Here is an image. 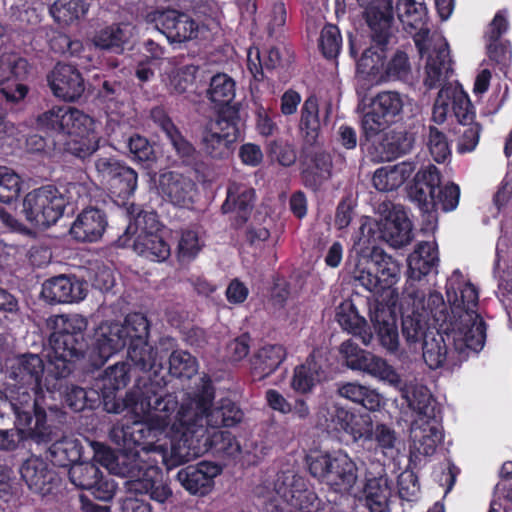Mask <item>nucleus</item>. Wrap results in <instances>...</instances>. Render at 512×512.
Returning <instances> with one entry per match:
<instances>
[{
  "mask_svg": "<svg viewBox=\"0 0 512 512\" xmlns=\"http://www.w3.org/2000/svg\"><path fill=\"white\" fill-rule=\"evenodd\" d=\"M47 325L51 334L46 354L45 385L48 392H55L61 389L62 380L73 372L76 361L84 357L87 320L80 315H55L48 319Z\"/></svg>",
  "mask_w": 512,
  "mask_h": 512,
  "instance_id": "f257e3e1",
  "label": "nucleus"
},
{
  "mask_svg": "<svg viewBox=\"0 0 512 512\" xmlns=\"http://www.w3.org/2000/svg\"><path fill=\"white\" fill-rule=\"evenodd\" d=\"M215 388L210 378H202V385L194 398L182 404L175 416L173 427L178 433L202 437L207 428L234 427L244 413L231 399L222 398L213 404Z\"/></svg>",
  "mask_w": 512,
  "mask_h": 512,
  "instance_id": "f03ea898",
  "label": "nucleus"
},
{
  "mask_svg": "<svg viewBox=\"0 0 512 512\" xmlns=\"http://www.w3.org/2000/svg\"><path fill=\"white\" fill-rule=\"evenodd\" d=\"M167 382L164 380L159 385L157 395L151 399L149 411H132L142 416V421H135L122 427H113L111 431L112 440L131 450L134 447H142L154 443L158 434L165 431L169 426L179 439V433L173 427L175 416L178 411V399L173 393L167 392Z\"/></svg>",
  "mask_w": 512,
  "mask_h": 512,
  "instance_id": "7ed1b4c3",
  "label": "nucleus"
},
{
  "mask_svg": "<svg viewBox=\"0 0 512 512\" xmlns=\"http://www.w3.org/2000/svg\"><path fill=\"white\" fill-rule=\"evenodd\" d=\"M28 400L13 402L16 429L0 430V450L14 451L21 442L33 440L34 442L50 443L54 441L53 428L47 424V414L37 399L29 395Z\"/></svg>",
  "mask_w": 512,
  "mask_h": 512,
  "instance_id": "20e7f679",
  "label": "nucleus"
},
{
  "mask_svg": "<svg viewBox=\"0 0 512 512\" xmlns=\"http://www.w3.org/2000/svg\"><path fill=\"white\" fill-rule=\"evenodd\" d=\"M421 344L423 359L430 369H438L444 365L450 354L461 353L466 348L475 352L484 347L483 333L477 336L468 333L451 321L444 319L439 329L426 336Z\"/></svg>",
  "mask_w": 512,
  "mask_h": 512,
  "instance_id": "39448f33",
  "label": "nucleus"
},
{
  "mask_svg": "<svg viewBox=\"0 0 512 512\" xmlns=\"http://www.w3.org/2000/svg\"><path fill=\"white\" fill-rule=\"evenodd\" d=\"M243 123L238 107L216 109L200 130V146L203 153L217 160L228 158L241 137Z\"/></svg>",
  "mask_w": 512,
  "mask_h": 512,
  "instance_id": "423d86ee",
  "label": "nucleus"
},
{
  "mask_svg": "<svg viewBox=\"0 0 512 512\" xmlns=\"http://www.w3.org/2000/svg\"><path fill=\"white\" fill-rule=\"evenodd\" d=\"M240 444L229 431L214 430L204 433L202 437H192L179 433V440L172 442L169 455H163L162 460L168 471L188 462L190 457L204 452H211L222 457H233L240 452Z\"/></svg>",
  "mask_w": 512,
  "mask_h": 512,
  "instance_id": "0eeeda50",
  "label": "nucleus"
},
{
  "mask_svg": "<svg viewBox=\"0 0 512 512\" xmlns=\"http://www.w3.org/2000/svg\"><path fill=\"white\" fill-rule=\"evenodd\" d=\"M355 282L375 295H397L393 286L400 278V266L379 247H373L368 256H361L353 271Z\"/></svg>",
  "mask_w": 512,
  "mask_h": 512,
  "instance_id": "6e6552de",
  "label": "nucleus"
},
{
  "mask_svg": "<svg viewBox=\"0 0 512 512\" xmlns=\"http://www.w3.org/2000/svg\"><path fill=\"white\" fill-rule=\"evenodd\" d=\"M446 295L452 305L453 317L449 321L459 326L474 336L478 332L483 333L486 340V323L476 308L479 302L478 289L470 282H464L459 270L453 272V276L447 280Z\"/></svg>",
  "mask_w": 512,
  "mask_h": 512,
  "instance_id": "1a4fd4ad",
  "label": "nucleus"
},
{
  "mask_svg": "<svg viewBox=\"0 0 512 512\" xmlns=\"http://www.w3.org/2000/svg\"><path fill=\"white\" fill-rule=\"evenodd\" d=\"M122 337L126 342L127 355L135 368L143 372L154 371L157 375V368H162L158 363L157 348L149 343L150 321L140 313H129L124 321L120 322Z\"/></svg>",
  "mask_w": 512,
  "mask_h": 512,
  "instance_id": "9d476101",
  "label": "nucleus"
},
{
  "mask_svg": "<svg viewBox=\"0 0 512 512\" xmlns=\"http://www.w3.org/2000/svg\"><path fill=\"white\" fill-rule=\"evenodd\" d=\"M403 110L399 93L385 91L377 94L361 118L360 146H364L396 123Z\"/></svg>",
  "mask_w": 512,
  "mask_h": 512,
  "instance_id": "9b49d317",
  "label": "nucleus"
},
{
  "mask_svg": "<svg viewBox=\"0 0 512 512\" xmlns=\"http://www.w3.org/2000/svg\"><path fill=\"white\" fill-rule=\"evenodd\" d=\"M165 380L164 377H149L142 385L138 383L132 390L126 392L124 398L118 396L119 389L100 382L98 388L99 406L108 413H121L124 409L131 411H149L151 399L157 395L159 385Z\"/></svg>",
  "mask_w": 512,
  "mask_h": 512,
  "instance_id": "f8f14e48",
  "label": "nucleus"
},
{
  "mask_svg": "<svg viewBox=\"0 0 512 512\" xmlns=\"http://www.w3.org/2000/svg\"><path fill=\"white\" fill-rule=\"evenodd\" d=\"M66 200L54 185H44L28 192L23 200V213L31 224L48 228L62 217Z\"/></svg>",
  "mask_w": 512,
  "mask_h": 512,
  "instance_id": "ddd939ff",
  "label": "nucleus"
},
{
  "mask_svg": "<svg viewBox=\"0 0 512 512\" xmlns=\"http://www.w3.org/2000/svg\"><path fill=\"white\" fill-rule=\"evenodd\" d=\"M46 376L47 364H44L39 355L25 353L16 356L10 366L9 378L20 386L19 389L24 390L19 393L14 402L28 400V397H24L27 394L31 399H37V402L42 406L44 401L43 390L46 389Z\"/></svg>",
  "mask_w": 512,
  "mask_h": 512,
  "instance_id": "4468645a",
  "label": "nucleus"
},
{
  "mask_svg": "<svg viewBox=\"0 0 512 512\" xmlns=\"http://www.w3.org/2000/svg\"><path fill=\"white\" fill-rule=\"evenodd\" d=\"M28 60L17 53L0 56V105L13 106L24 100L29 88L22 83L30 74Z\"/></svg>",
  "mask_w": 512,
  "mask_h": 512,
  "instance_id": "2eb2a0df",
  "label": "nucleus"
},
{
  "mask_svg": "<svg viewBox=\"0 0 512 512\" xmlns=\"http://www.w3.org/2000/svg\"><path fill=\"white\" fill-rule=\"evenodd\" d=\"M40 128L62 137L92 136L94 120L76 108L53 107L38 117Z\"/></svg>",
  "mask_w": 512,
  "mask_h": 512,
  "instance_id": "dca6fc26",
  "label": "nucleus"
},
{
  "mask_svg": "<svg viewBox=\"0 0 512 512\" xmlns=\"http://www.w3.org/2000/svg\"><path fill=\"white\" fill-rule=\"evenodd\" d=\"M339 351L349 369L367 373L395 386L401 382L399 374L386 360L360 348L353 340L344 341Z\"/></svg>",
  "mask_w": 512,
  "mask_h": 512,
  "instance_id": "f3484780",
  "label": "nucleus"
},
{
  "mask_svg": "<svg viewBox=\"0 0 512 512\" xmlns=\"http://www.w3.org/2000/svg\"><path fill=\"white\" fill-rule=\"evenodd\" d=\"M95 169L112 196L124 201L134 194L138 174L125 162L114 157H100L95 161Z\"/></svg>",
  "mask_w": 512,
  "mask_h": 512,
  "instance_id": "a211bd4d",
  "label": "nucleus"
},
{
  "mask_svg": "<svg viewBox=\"0 0 512 512\" xmlns=\"http://www.w3.org/2000/svg\"><path fill=\"white\" fill-rule=\"evenodd\" d=\"M138 468L137 475L126 481L128 490L136 494H149L152 500L164 503L172 495V491L167 484L163 483V474L158 461L145 452Z\"/></svg>",
  "mask_w": 512,
  "mask_h": 512,
  "instance_id": "6ab92c4d",
  "label": "nucleus"
},
{
  "mask_svg": "<svg viewBox=\"0 0 512 512\" xmlns=\"http://www.w3.org/2000/svg\"><path fill=\"white\" fill-rule=\"evenodd\" d=\"M122 327L119 321H102L92 336L90 361L92 366L99 369L115 354L126 347L122 337Z\"/></svg>",
  "mask_w": 512,
  "mask_h": 512,
  "instance_id": "aec40b11",
  "label": "nucleus"
},
{
  "mask_svg": "<svg viewBox=\"0 0 512 512\" xmlns=\"http://www.w3.org/2000/svg\"><path fill=\"white\" fill-rule=\"evenodd\" d=\"M70 481L80 489L89 490L97 500L113 498L116 485L94 462H78L69 469Z\"/></svg>",
  "mask_w": 512,
  "mask_h": 512,
  "instance_id": "412c9836",
  "label": "nucleus"
},
{
  "mask_svg": "<svg viewBox=\"0 0 512 512\" xmlns=\"http://www.w3.org/2000/svg\"><path fill=\"white\" fill-rule=\"evenodd\" d=\"M442 182L439 169L430 164L420 169L407 187L410 200L418 206L423 215H432L435 212L434 197L436 190Z\"/></svg>",
  "mask_w": 512,
  "mask_h": 512,
  "instance_id": "4be33fe9",
  "label": "nucleus"
},
{
  "mask_svg": "<svg viewBox=\"0 0 512 512\" xmlns=\"http://www.w3.org/2000/svg\"><path fill=\"white\" fill-rule=\"evenodd\" d=\"M370 29L371 38L380 45L389 43L393 22L392 0H357Z\"/></svg>",
  "mask_w": 512,
  "mask_h": 512,
  "instance_id": "5701e85b",
  "label": "nucleus"
},
{
  "mask_svg": "<svg viewBox=\"0 0 512 512\" xmlns=\"http://www.w3.org/2000/svg\"><path fill=\"white\" fill-rule=\"evenodd\" d=\"M396 11L403 28L408 33L417 31L414 42L421 57L428 52L429 28L427 27V8L425 4L415 0H399Z\"/></svg>",
  "mask_w": 512,
  "mask_h": 512,
  "instance_id": "b1692460",
  "label": "nucleus"
},
{
  "mask_svg": "<svg viewBox=\"0 0 512 512\" xmlns=\"http://www.w3.org/2000/svg\"><path fill=\"white\" fill-rule=\"evenodd\" d=\"M53 94L64 101L78 100L85 91L84 78L73 65L58 62L47 76Z\"/></svg>",
  "mask_w": 512,
  "mask_h": 512,
  "instance_id": "393cba45",
  "label": "nucleus"
},
{
  "mask_svg": "<svg viewBox=\"0 0 512 512\" xmlns=\"http://www.w3.org/2000/svg\"><path fill=\"white\" fill-rule=\"evenodd\" d=\"M222 466L210 461H201L195 465L181 468L176 479L192 495H207L214 486V478L220 475Z\"/></svg>",
  "mask_w": 512,
  "mask_h": 512,
  "instance_id": "a878e982",
  "label": "nucleus"
},
{
  "mask_svg": "<svg viewBox=\"0 0 512 512\" xmlns=\"http://www.w3.org/2000/svg\"><path fill=\"white\" fill-rule=\"evenodd\" d=\"M157 26L171 43H182L197 38L204 27L187 13L174 9L162 11L157 18Z\"/></svg>",
  "mask_w": 512,
  "mask_h": 512,
  "instance_id": "bb28decb",
  "label": "nucleus"
},
{
  "mask_svg": "<svg viewBox=\"0 0 512 512\" xmlns=\"http://www.w3.org/2000/svg\"><path fill=\"white\" fill-rule=\"evenodd\" d=\"M144 455L136 452L134 454L116 455L114 451L102 444L96 442L94 444V455L91 462L101 465L109 471V473L118 475L122 478L130 480L132 476L139 472L138 466L141 465Z\"/></svg>",
  "mask_w": 512,
  "mask_h": 512,
  "instance_id": "cd10ccee",
  "label": "nucleus"
},
{
  "mask_svg": "<svg viewBox=\"0 0 512 512\" xmlns=\"http://www.w3.org/2000/svg\"><path fill=\"white\" fill-rule=\"evenodd\" d=\"M256 199L255 190L237 182L229 183L226 199L221 205L223 214L235 213L232 225L241 228L250 219L254 202Z\"/></svg>",
  "mask_w": 512,
  "mask_h": 512,
  "instance_id": "c85d7f7f",
  "label": "nucleus"
},
{
  "mask_svg": "<svg viewBox=\"0 0 512 512\" xmlns=\"http://www.w3.org/2000/svg\"><path fill=\"white\" fill-rule=\"evenodd\" d=\"M107 226L108 219L104 210L87 207L77 215L69 232L78 242L94 243L102 238Z\"/></svg>",
  "mask_w": 512,
  "mask_h": 512,
  "instance_id": "c756f323",
  "label": "nucleus"
},
{
  "mask_svg": "<svg viewBox=\"0 0 512 512\" xmlns=\"http://www.w3.org/2000/svg\"><path fill=\"white\" fill-rule=\"evenodd\" d=\"M22 480L28 488L42 496L52 493L58 475L41 457L31 456L20 467Z\"/></svg>",
  "mask_w": 512,
  "mask_h": 512,
  "instance_id": "7c9ffc66",
  "label": "nucleus"
},
{
  "mask_svg": "<svg viewBox=\"0 0 512 512\" xmlns=\"http://www.w3.org/2000/svg\"><path fill=\"white\" fill-rule=\"evenodd\" d=\"M158 190L163 198L172 204L186 207L193 204V194L196 184L189 177L175 171L161 173L158 180Z\"/></svg>",
  "mask_w": 512,
  "mask_h": 512,
  "instance_id": "2f4dec72",
  "label": "nucleus"
},
{
  "mask_svg": "<svg viewBox=\"0 0 512 512\" xmlns=\"http://www.w3.org/2000/svg\"><path fill=\"white\" fill-rule=\"evenodd\" d=\"M41 296L50 304L72 303L83 300L86 293L83 283L75 277L59 275L43 283Z\"/></svg>",
  "mask_w": 512,
  "mask_h": 512,
  "instance_id": "473e14b6",
  "label": "nucleus"
},
{
  "mask_svg": "<svg viewBox=\"0 0 512 512\" xmlns=\"http://www.w3.org/2000/svg\"><path fill=\"white\" fill-rule=\"evenodd\" d=\"M453 61L447 42L442 43L428 55L425 66L424 85L428 90L449 87L448 80L453 74Z\"/></svg>",
  "mask_w": 512,
  "mask_h": 512,
  "instance_id": "72a5a7b5",
  "label": "nucleus"
},
{
  "mask_svg": "<svg viewBox=\"0 0 512 512\" xmlns=\"http://www.w3.org/2000/svg\"><path fill=\"white\" fill-rule=\"evenodd\" d=\"M408 406L416 413L414 425H427L429 422L442 421L441 407L424 385H414L406 391Z\"/></svg>",
  "mask_w": 512,
  "mask_h": 512,
  "instance_id": "f704fd0d",
  "label": "nucleus"
},
{
  "mask_svg": "<svg viewBox=\"0 0 512 512\" xmlns=\"http://www.w3.org/2000/svg\"><path fill=\"white\" fill-rule=\"evenodd\" d=\"M408 406L416 413L414 425H427L429 422L442 421L441 407L424 385H414L406 391Z\"/></svg>",
  "mask_w": 512,
  "mask_h": 512,
  "instance_id": "c9c22d12",
  "label": "nucleus"
},
{
  "mask_svg": "<svg viewBox=\"0 0 512 512\" xmlns=\"http://www.w3.org/2000/svg\"><path fill=\"white\" fill-rule=\"evenodd\" d=\"M408 406L416 413L414 425H427L429 422L442 421L441 407L424 385H414L406 391Z\"/></svg>",
  "mask_w": 512,
  "mask_h": 512,
  "instance_id": "e433bc0d",
  "label": "nucleus"
},
{
  "mask_svg": "<svg viewBox=\"0 0 512 512\" xmlns=\"http://www.w3.org/2000/svg\"><path fill=\"white\" fill-rule=\"evenodd\" d=\"M370 319L380 345L389 352H396L399 348V332L395 312L378 302Z\"/></svg>",
  "mask_w": 512,
  "mask_h": 512,
  "instance_id": "4c0bfd02",
  "label": "nucleus"
},
{
  "mask_svg": "<svg viewBox=\"0 0 512 512\" xmlns=\"http://www.w3.org/2000/svg\"><path fill=\"white\" fill-rule=\"evenodd\" d=\"M287 348L282 344H266L250 358V373L254 381H263L274 374L286 360Z\"/></svg>",
  "mask_w": 512,
  "mask_h": 512,
  "instance_id": "58836bf2",
  "label": "nucleus"
},
{
  "mask_svg": "<svg viewBox=\"0 0 512 512\" xmlns=\"http://www.w3.org/2000/svg\"><path fill=\"white\" fill-rule=\"evenodd\" d=\"M150 118L166 135L183 162H190L195 159V147L182 135L163 106L153 107L150 111Z\"/></svg>",
  "mask_w": 512,
  "mask_h": 512,
  "instance_id": "ea45409f",
  "label": "nucleus"
},
{
  "mask_svg": "<svg viewBox=\"0 0 512 512\" xmlns=\"http://www.w3.org/2000/svg\"><path fill=\"white\" fill-rule=\"evenodd\" d=\"M383 237L394 247H403L412 240V223L402 206H393L382 222Z\"/></svg>",
  "mask_w": 512,
  "mask_h": 512,
  "instance_id": "a19ab883",
  "label": "nucleus"
},
{
  "mask_svg": "<svg viewBox=\"0 0 512 512\" xmlns=\"http://www.w3.org/2000/svg\"><path fill=\"white\" fill-rule=\"evenodd\" d=\"M439 263L437 245L432 242H421L408 256V282L419 281L436 270Z\"/></svg>",
  "mask_w": 512,
  "mask_h": 512,
  "instance_id": "79ce46f5",
  "label": "nucleus"
},
{
  "mask_svg": "<svg viewBox=\"0 0 512 512\" xmlns=\"http://www.w3.org/2000/svg\"><path fill=\"white\" fill-rule=\"evenodd\" d=\"M283 496L298 512H318V496L308 487L304 477L292 474V479L283 491Z\"/></svg>",
  "mask_w": 512,
  "mask_h": 512,
  "instance_id": "37998d69",
  "label": "nucleus"
},
{
  "mask_svg": "<svg viewBox=\"0 0 512 512\" xmlns=\"http://www.w3.org/2000/svg\"><path fill=\"white\" fill-rule=\"evenodd\" d=\"M323 378H325V371L315 352H312L304 363L294 368L291 387L295 392L307 394Z\"/></svg>",
  "mask_w": 512,
  "mask_h": 512,
  "instance_id": "c03bdc74",
  "label": "nucleus"
},
{
  "mask_svg": "<svg viewBox=\"0 0 512 512\" xmlns=\"http://www.w3.org/2000/svg\"><path fill=\"white\" fill-rule=\"evenodd\" d=\"M336 319L343 330L369 345L373 334L366 319L361 316L352 302L342 303L336 313Z\"/></svg>",
  "mask_w": 512,
  "mask_h": 512,
  "instance_id": "a18cd8bd",
  "label": "nucleus"
},
{
  "mask_svg": "<svg viewBox=\"0 0 512 512\" xmlns=\"http://www.w3.org/2000/svg\"><path fill=\"white\" fill-rule=\"evenodd\" d=\"M371 40H373L371 38ZM373 45L366 48L356 62L357 74L363 79L374 82L383 78L385 51L388 45H380L372 41Z\"/></svg>",
  "mask_w": 512,
  "mask_h": 512,
  "instance_id": "49530a36",
  "label": "nucleus"
},
{
  "mask_svg": "<svg viewBox=\"0 0 512 512\" xmlns=\"http://www.w3.org/2000/svg\"><path fill=\"white\" fill-rule=\"evenodd\" d=\"M442 421L429 422L425 425L411 426L413 448L421 455L431 456L443 440Z\"/></svg>",
  "mask_w": 512,
  "mask_h": 512,
  "instance_id": "de8ad7c7",
  "label": "nucleus"
},
{
  "mask_svg": "<svg viewBox=\"0 0 512 512\" xmlns=\"http://www.w3.org/2000/svg\"><path fill=\"white\" fill-rule=\"evenodd\" d=\"M299 130L304 142L310 146L317 143L321 131L319 101L316 95L308 96L300 110Z\"/></svg>",
  "mask_w": 512,
  "mask_h": 512,
  "instance_id": "09e8293b",
  "label": "nucleus"
},
{
  "mask_svg": "<svg viewBox=\"0 0 512 512\" xmlns=\"http://www.w3.org/2000/svg\"><path fill=\"white\" fill-rule=\"evenodd\" d=\"M328 484L337 491H348L357 480V467L352 459L344 453L333 456Z\"/></svg>",
  "mask_w": 512,
  "mask_h": 512,
  "instance_id": "8fccbe9b",
  "label": "nucleus"
},
{
  "mask_svg": "<svg viewBox=\"0 0 512 512\" xmlns=\"http://www.w3.org/2000/svg\"><path fill=\"white\" fill-rule=\"evenodd\" d=\"M380 482L370 480L365 483L363 489L364 505L369 512H389L394 496L392 494V481L381 480Z\"/></svg>",
  "mask_w": 512,
  "mask_h": 512,
  "instance_id": "3c124183",
  "label": "nucleus"
},
{
  "mask_svg": "<svg viewBox=\"0 0 512 512\" xmlns=\"http://www.w3.org/2000/svg\"><path fill=\"white\" fill-rule=\"evenodd\" d=\"M134 251L154 262H163L171 254L170 245L158 233H139L133 241Z\"/></svg>",
  "mask_w": 512,
  "mask_h": 512,
  "instance_id": "603ef678",
  "label": "nucleus"
},
{
  "mask_svg": "<svg viewBox=\"0 0 512 512\" xmlns=\"http://www.w3.org/2000/svg\"><path fill=\"white\" fill-rule=\"evenodd\" d=\"M82 446L77 439L63 437L48 448V458L54 466L71 468L81 458Z\"/></svg>",
  "mask_w": 512,
  "mask_h": 512,
  "instance_id": "864d4df0",
  "label": "nucleus"
},
{
  "mask_svg": "<svg viewBox=\"0 0 512 512\" xmlns=\"http://www.w3.org/2000/svg\"><path fill=\"white\" fill-rule=\"evenodd\" d=\"M414 167L410 163H401L393 167L378 168L372 177L373 186L380 192L398 189L410 176Z\"/></svg>",
  "mask_w": 512,
  "mask_h": 512,
  "instance_id": "5fc2aeb1",
  "label": "nucleus"
},
{
  "mask_svg": "<svg viewBox=\"0 0 512 512\" xmlns=\"http://www.w3.org/2000/svg\"><path fill=\"white\" fill-rule=\"evenodd\" d=\"M236 94V83L234 79L226 73L215 74L207 90V98L218 106L217 109L224 107H238V103L231 104Z\"/></svg>",
  "mask_w": 512,
  "mask_h": 512,
  "instance_id": "6e6d98bb",
  "label": "nucleus"
},
{
  "mask_svg": "<svg viewBox=\"0 0 512 512\" xmlns=\"http://www.w3.org/2000/svg\"><path fill=\"white\" fill-rule=\"evenodd\" d=\"M337 392L339 396L355 404L361 405L369 411H377L381 406V395L376 390L357 382L341 384L338 387Z\"/></svg>",
  "mask_w": 512,
  "mask_h": 512,
  "instance_id": "4d7b16f0",
  "label": "nucleus"
},
{
  "mask_svg": "<svg viewBox=\"0 0 512 512\" xmlns=\"http://www.w3.org/2000/svg\"><path fill=\"white\" fill-rule=\"evenodd\" d=\"M440 96L449 100L451 110L459 124L465 126L475 118V108L461 86H449L440 89Z\"/></svg>",
  "mask_w": 512,
  "mask_h": 512,
  "instance_id": "13d9d810",
  "label": "nucleus"
},
{
  "mask_svg": "<svg viewBox=\"0 0 512 512\" xmlns=\"http://www.w3.org/2000/svg\"><path fill=\"white\" fill-rule=\"evenodd\" d=\"M432 332L427 313L418 310H413L411 314L402 313V336L410 347L422 344Z\"/></svg>",
  "mask_w": 512,
  "mask_h": 512,
  "instance_id": "bf43d9fd",
  "label": "nucleus"
},
{
  "mask_svg": "<svg viewBox=\"0 0 512 512\" xmlns=\"http://www.w3.org/2000/svg\"><path fill=\"white\" fill-rule=\"evenodd\" d=\"M161 230V223L155 211L139 210L134 216L133 223H129L124 233L116 240L118 247L130 245L131 237L139 233H156Z\"/></svg>",
  "mask_w": 512,
  "mask_h": 512,
  "instance_id": "052dcab7",
  "label": "nucleus"
},
{
  "mask_svg": "<svg viewBox=\"0 0 512 512\" xmlns=\"http://www.w3.org/2000/svg\"><path fill=\"white\" fill-rule=\"evenodd\" d=\"M88 7L84 0H56L49 7V13L55 22L69 25L84 16Z\"/></svg>",
  "mask_w": 512,
  "mask_h": 512,
  "instance_id": "680f3d73",
  "label": "nucleus"
},
{
  "mask_svg": "<svg viewBox=\"0 0 512 512\" xmlns=\"http://www.w3.org/2000/svg\"><path fill=\"white\" fill-rule=\"evenodd\" d=\"M64 402L74 412L99 407V393L95 389L86 390L77 385L68 387L64 396Z\"/></svg>",
  "mask_w": 512,
  "mask_h": 512,
  "instance_id": "e2e57ef3",
  "label": "nucleus"
},
{
  "mask_svg": "<svg viewBox=\"0 0 512 512\" xmlns=\"http://www.w3.org/2000/svg\"><path fill=\"white\" fill-rule=\"evenodd\" d=\"M412 148V141L406 134L384 138L378 146H374V158L378 161H391L408 153ZM373 154V152H371Z\"/></svg>",
  "mask_w": 512,
  "mask_h": 512,
  "instance_id": "0e129e2a",
  "label": "nucleus"
},
{
  "mask_svg": "<svg viewBox=\"0 0 512 512\" xmlns=\"http://www.w3.org/2000/svg\"><path fill=\"white\" fill-rule=\"evenodd\" d=\"M168 372L175 378L190 379L198 371V361L191 353L174 350L168 359Z\"/></svg>",
  "mask_w": 512,
  "mask_h": 512,
  "instance_id": "69168bd1",
  "label": "nucleus"
},
{
  "mask_svg": "<svg viewBox=\"0 0 512 512\" xmlns=\"http://www.w3.org/2000/svg\"><path fill=\"white\" fill-rule=\"evenodd\" d=\"M342 35L337 25L326 23L320 31L318 48L324 58L336 59L342 49Z\"/></svg>",
  "mask_w": 512,
  "mask_h": 512,
  "instance_id": "338daca9",
  "label": "nucleus"
},
{
  "mask_svg": "<svg viewBox=\"0 0 512 512\" xmlns=\"http://www.w3.org/2000/svg\"><path fill=\"white\" fill-rule=\"evenodd\" d=\"M93 43L102 50L119 54L124 49L125 33L118 25L109 26L95 34Z\"/></svg>",
  "mask_w": 512,
  "mask_h": 512,
  "instance_id": "774afa93",
  "label": "nucleus"
}]
</instances>
